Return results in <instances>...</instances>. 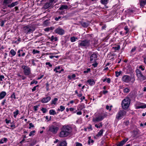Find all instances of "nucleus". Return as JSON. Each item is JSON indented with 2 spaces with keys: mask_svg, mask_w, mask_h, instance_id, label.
Instances as JSON below:
<instances>
[{
  "mask_svg": "<svg viewBox=\"0 0 146 146\" xmlns=\"http://www.w3.org/2000/svg\"><path fill=\"white\" fill-rule=\"evenodd\" d=\"M135 108L136 109L139 108H146V104L139 102H137L135 105Z\"/></svg>",
  "mask_w": 146,
  "mask_h": 146,
  "instance_id": "obj_9",
  "label": "nucleus"
},
{
  "mask_svg": "<svg viewBox=\"0 0 146 146\" xmlns=\"http://www.w3.org/2000/svg\"><path fill=\"white\" fill-rule=\"evenodd\" d=\"M38 83V82L36 81L33 80L31 82V84H36Z\"/></svg>",
  "mask_w": 146,
  "mask_h": 146,
  "instance_id": "obj_58",
  "label": "nucleus"
},
{
  "mask_svg": "<svg viewBox=\"0 0 146 146\" xmlns=\"http://www.w3.org/2000/svg\"><path fill=\"white\" fill-rule=\"evenodd\" d=\"M136 47L135 46L131 50V52H134L136 50Z\"/></svg>",
  "mask_w": 146,
  "mask_h": 146,
  "instance_id": "obj_63",
  "label": "nucleus"
},
{
  "mask_svg": "<svg viewBox=\"0 0 146 146\" xmlns=\"http://www.w3.org/2000/svg\"><path fill=\"white\" fill-rule=\"evenodd\" d=\"M76 75L75 74H74L72 75H69L68 76V78L69 80L71 79L75 80L76 79Z\"/></svg>",
  "mask_w": 146,
  "mask_h": 146,
  "instance_id": "obj_19",
  "label": "nucleus"
},
{
  "mask_svg": "<svg viewBox=\"0 0 146 146\" xmlns=\"http://www.w3.org/2000/svg\"><path fill=\"white\" fill-rule=\"evenodd\" d=\"M90 46V40L85 39L78 41V47L81 48H87Z\"/></svg>",
  "mask_w": 146,
  "mask_h": 146,
  "instance_id": "obj_2",
  "label": "nucleus"
},
{
  "mask_svg": "<svg viewBox=\"0 0 146 146\" xmlns=\"http://www.w3.org/2000/svg\"><path fill=\"white\" fill-rule=\"evenodd\" d=\"M106 108L107 110H109L110 111L111 110V107H110V106L108 105H107L106 106Z\"/></svg>",
  "mask_w": 146,
  "mask_h": 146,
  "instance_id": "obj_60",
  "label": "nucleus"
},
{
  "mask_svg": "<svg viewBox=\"0 0 146 146\" xmlns=\"http://www.w3.org/2000/svg\"><path fill=\"white\" fill-rule=\"evenodd\" d=\"M60 108H58L57 110V111H63L65 109V108L64 107L61 106L60 107Z\"/></svg>",
  "mask_w": 146,
  "mask_h": 146,
  "instance_id": "obj_28",
  "label": "nucleus"
},
{
  "mask_svg": "<svg viewBox=\"0 0 146 146\" xmlns=\"http://www.w3.org/2000/svg\"><path fill=\"white\" fill-rule=\"evenodd\" d=\"M11 0H4V3L6 4H8L12 2Z\"/></svg>",
  "mask_w": 146,
  "mask_h": 146,
  "instance_id": "obj_41",
  "label": "nucleus"
},
{
  "mask_svg": "<svg viewBox=\"0 0 146 146\" xmlns=\"http://www.w3.org/2000/svg\"><path fill=\"white\" fill-rule=\"evenodd\" d=\"M23 50H19L18 51V55H20L21 54L22 55H25V53L24 52H23Z\"/></svg>",
  "mask_w": 146,
  "mask_h": 146,
  "instance_id": "obj_44",
  "label": "nucleus"
},
{
  "mask_svg": "<svg viewBox=\"0 0 146 146\" xmlns=\"http://www.w3.org/2000/svg\"><path fill=\"white\" fill-rule=\"evenodd\" d=\"M57 146H66V143L65 141H63L59 143Z\"/></svg>",
  "mask_w": 146,
  "mask_h": 146,
  "instance_id": "obj_23",
  "label": "nucleus"
},
{
  "mask_svg": "<svg viewBox=\"0 0 146 146\" xmlns=\"http://www.w3.org/2000/svg\"><path fill=\"white\" fill-rule=\"evenodd\" d=\"M46 65H48L49 67H52V65L50 64L49 62H47L46 63Z\"/></svg>",
  "mask_w": 146,
  "mask_h": 146,
  "instance_id": "obj_61",
  "label": "nucleus"
},
{
  "mask_svg": "<svg viewBox=\"0 0 146 146\" xmlns=\"http://www.w3.org/2000/svg\"><path fill=\"white\" fill-rule=\"evenodd\" d=\"M78 38L74 36L70 38V40L71 42H73L76 41V40H78Z\"/></svg>",
  "mask_w": 146,
  "mask_h": 146,
  "instance_id": "obj_31",
  "label": "nucleus"
},
{
  "mask_svg": "<svg viewBox=\"0 0 146 146\" xmlns=\"http://www.w3.org/2000/svg\"><path fill=\"white\" fill-rule=\"evenodd\" d=\"M10 53L11 55H15L16 54V52L13 49L11 50Z\"/></svg>",
  "mask_w": 146,
  "mask_h": 146,
  "instance_id": "obj_46",
  "label": "nucleus"
},
{
  "mask_svg": "<svg viewBox=\"0 0 146 146\" xmlns=\"http://www.w3.org/2000/svg\"><path fill=\"white\" fill-rule=\"evenodd\" d=\"M124 30L126 31L125 32V34H127L129 31V29L127 26H125L124 28Z\"/></svg>",
  "mask_w": 146,
  "mask_h": 146,
  "instance_id": "obj_38",
  "label": "nucleus"
},
{
  "mask_svg": "<svg viewBox=\"0 0 146 146\" xmlns=\"http://www.w3.org/2000/svg\"><path fill=\"white\" fill-rule=\"evenodd\" d=\"M135 72L136 75L139 80L140 81H143L146 80V76L143 75L139 69H136Z\"/></svg>",
  "mask_w": 146,
  "mask_h": 146,
  "instance_id": "obj_5",
  "label": "nucleus"
},
{
  "mask_svg": "<svg viewBox=\"0 0 146 146\" xmlns=\"http://www.w3.org/2000/svg\"><path fill=\"white\" fill-rule=\"evenodd\" d=\"M22 68L23 70V72L25 75L26 76H28L31 73L30 68L27 66L23 65L22 66Z\"/></svg>",
  "mask_w": 146,
  "mask_h": 146,
  "instance_id": "obj_8",
  "label": "nucleus"
},
{
  "mask_svg": "<svg viewBox=\"0 0 146 146\" xmlns=\"http://www.w3.org/2000/svg\"><path fill=\"white\" fill-rule=\"evenodd\" d=\"M7 94L6 92L5 91H2L0 93V100L3 98Z\"/></svg>",
  "mask_w": 146,
  "mask_h": 146,
  "instance_id": "obj_17",
  "label": "nucleus"
},
{
  "mask_svg": "<svg viewBox=\"0 0 146 146\" xmlns=\"http://www.w3.org/2000/svg\"><path fill=\"white\" fill-rule=\"evenodd\" d=\"M61 67L60 66H58L56 67L54 69V71H55L56 72V71H59L58 70Z\"/></svg>",
  "mask_w": 146,
  "mask_h": 146,
  "instance_id": "obj_47",
  "label": "nucleus"
},
{
  "mask_svg": "<svg viewBox=\"0 0 146 146\" xmlns=\"http://www.w3.org/2000/svg\"><path fill=\"white\" fill-rule=\"evenodd\" d=\"M19 113V111L18 110H16L15 111L13 112L14 117L15 118L17 117V115Z\"/></svg>",
  "mask_w": 146,
  "mask_h": 146,
  "instance_id": "obj_32",
  "label": "nucleus"
},
{
  "mask_svg": "<svg viewBox=\"0 0 146 146\" xmlns=\"http://www.w3.org/2000/svg\"><path fill=\"white\" fill-rule=\"evenodd\" d=\"M35 130H33L31 131L29 134V136H33L35 135Z\"/></svg>",
  "mask_w": 146,
  "mask_h": 146,
  "instance_id": "obj_39",
  "label": "nucleus"
},
{
  "mask_svg": "<svg viewBox=\"0 0 146 146\" xmlns=\"http://www.w3.org/2000/svg\"><path fill=\"white\" fill-rule=\"evenodd\" d=\"M49 114L51 115H54L56 114V112L53 110H50L49 111Z\"/></svg>",
  "mask_w": 146,
  "mask_h": 146,
  "instance_id": "obj_30",
  "label": "nucleus"
},
{
  "mask_svg": "<svg viewBox=\"0 0 146 146\" xmlns=\"http://www.w3.org/2000/svg\"><path fill=\"white\" fill-rule=\"evenodd\" d=\"M54 32L60 35H63L64 33V31L60 27L57 28Z\"/></svg>",
  "mask_w": 146,
  "mask_h": 146,
  "instance_id": "obj_12",
  "label": "nucleus"
},
{
  "mask_svg": "<svg viewBox=\"0 0 146 146\" xmlns=\"http://www.w3.org/2000/svg\"><path fill=\"white\" fill-rule=\"evenodd\" d=\"M130 102V100L129 98L127 97L122 101L121 105L122 108L124 109H126L129 107Z\"/></svg>",
  "mask_w": 146,
  "mask_h": 146,
  "instance_id": "obj_6",
  "label": "nucleus"
},
{
  "mask_svg": "<svg viewBox=\"0 0 146 146\" xmlns=\"http://www.w3.org/2000/svg\"><path fill=\"white\" fill-rule=\"evenodd\" d=\"M54 29V27H50L48 28H45L44 29V31H46L48 32L49 31L52 30Z\"/></svg>",
  "mask_w": 146,
  "mask_h": 146,
  "instance_id": "obj_35",
  "label": "nucleus"
},
{
  "mask_svg": "<svg viewBox=\"0 0 146 146\" xmlns=\"http://www.w3.org/2000/svg\"><path fill=\"white\" fill-rule=\"evenodd\" d=\"M32 52L33 54H35L38 53L39 52V51L37 50L34 49L33 50Z\"/></svg>",
  "mask_w": 146,
  "mask_h": 146,
  "instance_id": "obj_50",
  "label": "nucleus"
},
{
  "mask_svg": "<svg viewBox=\"0 0 146 146\" xmlns=\"http://www.w3.org/2000/svg\"><path fill=\"white\" fill-rule=\"evenodd\" d=\"M109 0H100L101 3L103 5L107 4L109 2Z\"/></svg>",
  "mask_w": 146,
  "mask_h": 146,
  "instance_id": "obj_27",
  "label": "nucleus"
},
{
  "mask_svg": "<svg viewBox=\"0 0 146 146\" xmlns=\"http://www.w3.org/2000/svg\"><path fill=\"white\" fill-rule=\"evenodd\" d=\"M72 127L70 125H63L61 129V131L58 134L60 137L65 138L70 136L72 134Z\"/></svg>",
  "mask_w": 146,
  "mask_h": 146,
  "instance_id": "obj_1",
  "label": "nucleus"
},
{
  "mask_svg": "<svg viewBox=\"0 0 146 146\" xmlns=\"http://www.w3.org/2000/svg\"><path fill=\"white\" fill-rule=\"evenodd\" d=\"M90 61L92 63H94L97 62L98 60L97 55H91L90 57Z\"/></svg>",
  "mask_w": 146,
  "mask_h": 146,
  "instance_id": "obj_14",
  "label": "nucleus"
},
{
  "mask_svg": "<svg viewBox=\"0 0 146 146\" xmlns=\"http://www.w3.org/2000/svg\"><path fill=\"white\" fill-rule=\"evenodd\" d=\"M23 31L26 34H29L33 33L35 30V28L32 25H27L23 27Z\"/></svg>",
  "mask_w": 146,
  "mask_h": 146,
  "instance_id": "obj_3",
  "label": "nucleus"
},
{
  "mask_svg": "<svg viewBox=\"0 0 146 146\" xmlns=\"http://www.w3.org/2000/svg\"><path fill=\"white\" fill-rule=\"evenodd\" d=\"M139 68L142 71H143L145 69V67L143 65H141L139 67Z\"/></svg>",
  "mask_w": 146,
  "mask_h": 146,
  "instance_id": "obj_48",
  "label": "nucleus"
},
{
  "mask_svg": "<svg viewBox=\"0 0 146 146\" xmlns=\"http://www.w3.org/2000/svg\"><path fill=\"white\" fill-rule=\"evenodd\" d=\"M69 110L70 111L73 113V111H74L76 110L75 108H69Z\"/></svg>",
  "mask_w": 146,
  "mask_h": 146,
  "instance_id": "obj_55",
  "label": "nucleus"
},
{
  "mask_svg": "<svg viewBox=\"0 0 146 146\" xmlns=\"http://www.w3.org/2000/svg\"><path fill=\"white\" fill-rule=\"evenodd\" d=\"M29 129H31L32 127H34V125L32 123H29Z\"/></svg>",
  "mask_w": 146,
  "mask_h": 146,
  "instance_id": "obj_54",
  "label": "nucleus"
},
{
  "mask_svg": "<svg viewBox=\"0 0 146 146\" xmlns=\"http://www.w3.org/2000/svg\"><path fill=\"white\" fill-rule=\"evenodd\" d=\"M51 99V98L50 96H48L43 98L41 100L42 103H46L49 101Z\"/></svg>",
  "mask_w": 146,
  "mask_h": 146,
  "instance_id": "obj_13",
  "label": "nucleus"
},
{
  "mask_svg": "<svg viewBox=\"0 0 146 146\" xmlns=\"http://www.w3.org/2000/svg\"><path fill=\"white\" fill-rule=\"evenodd\" d=\"M123 91L124 92L128 93L129 92L130 90L128 88H126L124 89Z\"/></svg>",
  "mask_w": 146,
  "mask_h": 146,
  "instance_id": "obj_52",
  "label": "nucleus"
},
{
  "mask_svg": "<svg viewBox=\"0 0 146 146\" xmlns=\"http://www.w3.org/2000/svg\"><path fill=\"white\" fill-rule=\"evenodd\" d=\"M4 78V77L3 75H1L0 76V80L1 81H2L3 80V79Z\"/></svg>",
  "mask_w": 146,
  "mask_h": 146,
  "instance_id": "obj_64",
  "label": "nucleus"
},
{
  "mask_svg": "<svg viewBox=\"0 0 146 146\" xmlns=\"http://www.w3.org/2000/svg\"><path fill=\"white\" fill-rule=\"evenodd\" d=\"M90 71V68H87L84 71L83 73L84 74L88 73Z\"/></svg>",
  "mask_w": 146,
  "mask_h": 146,
  "instance_id": "obj_45",
  "label": "nucleus"
},
{
  "mask_svg": "<svg viewBox=\"0 0 146 146\" xmlns=\"http://www.w3.org/2000/svg\"><path fill=\"white\" fill-rule=\"evenodd\" d=\"M82 25L84 27H87L88 26V23L86 22L82 23H81Z\"/></svg>",
  "mask_w": 146,
  "mask_h": 146,
  "instance_id": "obj_42",
  "label": "nucleus"
},
{
  "mask_svg": "<svg viewBox=\"0 0 146 146\" xmlns=\"http://www.w3.org/2000/svg\"><path fill=\"white\" fill-rule=\"evenodd\" d=\"M85 108L84 104L83 103H82L78 105L77 110L78 111H81L82 109Z\"/></svg>",
  "mask_w": 146,
  "mask_h": 146,
  "instance_id": "obj_15",
  "label": "nucleus"
},
{
  "mask_svg": "<svg viewBox=\"0 0 146 146\" xmlns=\"http://www.w3.org/2000/svg\"><path fill=\"white\" fill-rule=\"evenodd\" d=\"M11 98H13L15 100L16 99V98L15 96V93H13L12 95H11Z\"/></svg>",
  "mask_w": 146,
  "mask_h": 146,
  "instance_id": "obj_56",
  "label": "nucleus"
},
{
  "mask_svg": "<svg viewBox=\"0 0 146 146\" xmlns=\"http://www.w3.org/2000/svg\"><path fill=\"white\" fill-rule=\"evenodd\" d=\"M38 86V85H37L36 86H35L34 87V88L32 89V91L33 92H34V91H35L36 90V88Z\"/></svg>",
  "mask_w": 146,
  "mask_h": 146,
  "instance_id": "obj_59",
  "label": "nucleus"
},
{
  "mask_svg": "<svg viewBox=\"0 0 146 146\" xmlns=\"http://www.w3.org/2000/svg\"><path fill=\"white\" fill-rule=\"evenodd\" d=\"M58 129V127L53 125H52L49 127V131L54 134L56 133Z\"/></svg>",
  "mask_w": 146,
  "mask_h": 146,
  "instance_id": "obj_10",
  "label": "nucleus"
},
{
  "mask_svg": "<svg viewBox=\"0 0 146 146\" xmlns=\"http://www.w3.org/2000/svg\"><path fill=\"white\" fill-rule=\"evenodd\" d=\"M105 116L104 115H101L95 118H93L92 121L95 122L100 121L102 120L104 118Z\"/></svg>",
  "mask_w": 146,
  "mask_h": 146,
  "instance_id": "obj_11",
  "label": "nucleus"
},
{
  "mask_svg": "<svg viewBox=\"0 0 146 146\" xmlns=\"http://www.w3.org/2000/svg\"><path fill=\"white\" fill-rule=\"evenodd\" d=\"M76 146H82V144L78 142H77L76 143Z\"/></svg>",
  "mask_w": 146,
  "mask_h": 146,
  "instance_id": "obj_62",
  "label": "nucleus"
},
{
  "mask_svg": "<svg viewBox=\"0 0 146 146\" xmlns=\"http://www.w3.org/2000/svg\"><path fill=\"white\" fill-rule=\"evenodd\" d=\"M94 63L92 64V65L94 68H96L97 67L98 65V63H97V62H95Z\"/></svg>",
  "mask_w": 146,
  "mask_h": 146,
  "instance_id": "obj_49",
  "label": "nucleus"
},
{
  "mask_svg": "<svg viewBox=\"0 0 146 146\" xmlns=\"http://www.w3.org/2000/svg\"><path fill=\"white\" fill-rule=\"evenodd\" d=\"M127 140L128 139H124L121 141L118 144L120 146H122L127 141Z\"/></svg>",
  "mask_w": 146,
  "mask_h": 146,
  "instance_id": "obj_25",
  "label": "nucleus"
},
{
  "mask_svg": "<svg viewBox=\"0 0 146 146\" xmlns=\"http://www.w3.org/2000/svg\"><path fill=\"white\" fill-rule=\"evenodd\" d=\"M90 138H91L90 137H88L89 140H88V143L89 144L92 145L94 141L93 140L91 139H90Z\"/></svg>",
  "mask_w": 146,
  "mask_h": 146,
  "instance_id": "obj_36",
  "label": "nucleus"
},
{
  "mask_svg": "<svg viewBox=\"0 0 146 146\" xmlns=\"http://www.w3.org/2000/svg\"><path fill=\"white\" fill-rule=\"evenodd\" d=\"M41 111H42L43 113H45L47 111V110L46 108H42L41 110Z\"/></svg>",
  "mask_w": 146,
  "mask_h": 146,
  "instance_id": "obj_51",
  "label": "nucleus"
},
{
  "mask_svg": "<svg viewBox=\"0 0 146 146\" xmlns=\"http://www.w3.org/2000/svg\"><path fill=\"white\" fill-rule=\"evenodd\" d=\"M87 128V129L88 130V131H91L92 130V126L90 125H89V126Z\"/></svg>",
  "mask_w": 146,
  "mask_h": 146,
  "instance_id": "obj_53",
  "label": "nucleus"
},
{
  "mask_svg": "<svg viewBox=\"0 0 146 146\" xmlns=\"http://www.w3.org/2000/svg\"><path fill=\"white\" fill-rule=\"evenodd\" d=\"M18 4L17 1H16L15 2L12 3L11 4L8 5V7H12L17 5Z\"/></svg>",
  "mask_w": 146,
  "mask_h": 146,
  "instance_id": "obj_21",
  "label": "nucleus"
},
{
  "mask_svg": "<svg viewBox=\"0 0 146 146\" xmlns=\"http://www.w3.org/2000/svg\"><path fill=\"white\" fill-rule=\"evenodd\" d=\"M17 77L19 78L20 80H24L26 78V77L24 75H21L19 74H17Z\"/></svg>",
  "mask_w": 146,
  "mask_h": 146,
  "instance_id": "obj_18",
  "label": "nucleus"
},
{
  "mask_svg": "<svg viewBox=\"0 0 146 146\" xmlns=\"http://www.w3.org/2000/svg\"><path fill=\"white\" fill-rule=\"evenodd\" d=\"M104 130L102 129L100 130L99 133L97 134L96 136L98 137L101 136L103 134Z\"/></svg>",
  "mask_w": 146,
  "mask_h": 146,
  "instance_id": "obj_29",
  "label": "nucleus"
},
{
  "mask_svg": "<svg viewBox=\"0 0 146 146\" xmlns=\"http://www.w3.org/2000/svg\"><path fill=\"white\" fill-rule=\"evenodd\" d=\"M7 139L6 138H3L2 139L0 140V143L3 144L4 143L6 142L7 141Z\"/></svg>",
  "mask_w": 146,
  "mask_h": 146,
  "instance_id": "obj_26",
  "label": "nucleus"
},
{
  "mask_svg": "<svg viewBox=\"0 0 146 146\" xmlns=\"http://www.w3.org/2000/svg\"><path fill=\"white\" fill-rule=\"evenodd\" d=\"M122 71H120L119 72H118V71H115V76L117 77H118L120 75Z\"/></svg>",
  "mask_w": 146,
  "mask_h": 146,
  "instance_id": "obj_33",
  "label": "nucleus"
},
{
  "mask_svg": "<svg viewBox=\"0 0 146 146\" xmlns=\"http://www.w3.org/2000/svg\"><path fill=\"white\" fill-rule=\"evenodd\" d=\"M99 126H98V125L97 124H96L95 125V126L97 128H100L101 127H102V123H99Z\"/></svg>",
  "mask_w": 146,
  "mask_h": 146,
  "instance_id": "obj_43",
  "label": "nucleus"
},
{
  "mask_svg": "<svg viewBox=\"0 0 146 146\" xmlns=\"http://www.w3.org/2000/svg\"><path fill=\"white\" fill-rule=\"evenodd\" d=\"M38 106H35L33 107V110L35 111H36L37 110V108Z\"/></svg>",
  "mask_w": 146,
  "mask_h": 146,
  "instance_id": "obj_57",
  "label": "nucleus"
},
{
  "mask_svg": "<svg viewBox=\"0 0 146 146\" xmlns=\"http://www.w3.org/2000/svg\"><path fill=\"white\" fill-rule=\"evenodd\" d=\"M139 3L140 6H143L146 4V0H140Z\"/></svg>",
  "mask_w": 146,
  "mask_h": 146,
  "instance_id": "obj_22",
  "label": "nucleus"
},
{
  "mask_svg": "<svg viewBox=\"0 0 146 146\" xmlns=\"http://www.w3.org/2000/svg\"><path fill=\"white\" fill-rule=\"evenodd\" d=\"M51 3H46L44 6L45 8H47L49 7L51 5Z\"/></svg>",
  "mask_w": 146,
  "mask_h": 146,
  "instance_id": "obj_37",
  "label": "nucleus"
},
{
  "mask_svg": "<svg viewBox=\"0 0 146 146\" xmlns=\"http://www.w3.org/2000/svg\"><path fill=\"white\" fill-rule=\"evenodd\" d=\"M58 100V99L57 98H55L53 99L52 100L51 102V104H56Z\"/></svg>",
  "mask_w": 146,
  "mask_h": 146,
  "instance_id": "obj_20",
  "label": "nucleus"
},
{
  "mask_svg": "<svg viewBox=\"0 0 146 146\" xmlns=\"http://www.w3.org/2000/svg\"><path fill=\"white\" fill-rule=\"evenodd\" d=\"M113 48L115 50H118L120 48V46L119 45H117L113 47Z\"/></svg>",
  "mask_w": 146,
  "mask_h": 146,
  "instance_id": "obj_40",
  "label": "nucleus"
},
{
  "mask_svg": "<svg viewBox=\"0 0 146 146\" xmlns=\"http://www.w3.org/2000/svg\"><path fill=\"white\" fill-rule=\"evenodd\" d=\"M68 8V6L66 5H61L59 9L60 10H63L64 9H66Z\"/></svg>",
  "mask_w": 146,
  "mask_h": 146,
  "instance_id": "obj_24",
  "label": "nucleus"
},
{
  "mask_svg": "<svg viewBox=\"0 0 146 146\" xmlns=\"http://www.w3.org/2000/svg\"><path fill=\"white\" fill-rule=\"evenodd\" d=\"M126 114V111L124 110H120L117 114L116 118L118 119H120L122 118Z\"/></svg>",
  "mask_w": 146,
  "mask_h": 146,
  "instance_id": "obj_7",
  "label": "nucleus"
},
{
  "mask_svg": "<svg viewBox=\"0 0 146 146\" xmlns=\"http://www.w3.org/2000/svg\"><path fill=\"white\" fill-rule=\"evenodd\" d=\"M122 80L126 83H129L131 81L132 83H133L135 81V79L134 76L130 77L128 75H125L122 77Z\"/></svg>",
  "mask_w": 146,
  "mask_h": 146,
  "instance_id": "obj_4",
  "label": "nucleus"
},
{
  "mask_svg": "<svg viewBox=\"0 0 146 146\" xmlns=\"http://www.w3.org/2000/svg\"><path fill=\"white\" fill-rule=\"evenodd\" d=\"M87 82L90 86H92L95 84V82L94 80L93 79H88Z\"/></svg>",
  "mask_w": 146,
  "mask_h": 146,
  "instance_id": "obj_16",
  "label": "nucleus"
},
{
  "mask_svg": "<svg viewBox=\"0 0 146 146\" xmlns=\"http://www.w3.org/2000/svg\"><path fill=\"white\" fill-rule=\"evenodd\" d=\"M77 110H75L74 111H73V113H76L77 115H80L82 114V112L81 111H79L77 112Z\"/></svg>",
  "mask_w": 146,
  "mask_h": 146,
  "instance_id": "obj_34",
  "label": "nucleus"
}]
</instances>
